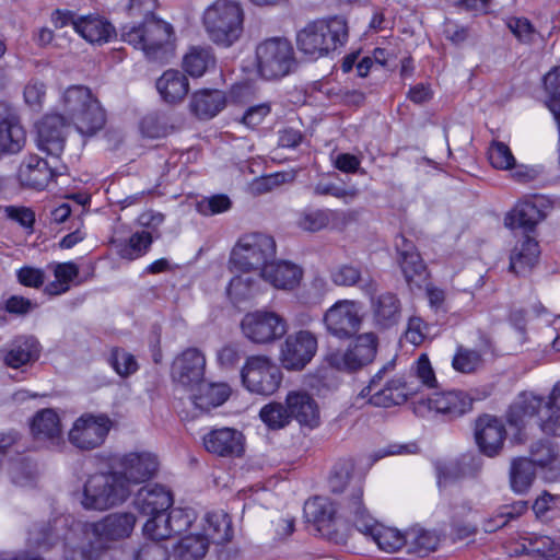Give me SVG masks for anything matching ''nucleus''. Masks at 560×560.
Here are the masks:
<instances>
[{
  "label": "nucleus",
  "mask_w": 560,
  "mask_h": 560,
  "mask_svg": "<svg viewBox=\"0 0 560 560\" xmlns=\"http://www.w3.org/2000/svg\"><path fill=\"white\" fill-rule=\"evenodd\" d=\"M152 244L151 233L142 231L132 234L129 241L120 246L121 258L133 260L144 255Z\"/></svg>",
  "instance_id": "51"
},
{
  "label": "nucleus",
  "mask_w": 560,
  "mask_h": 560,
  "mask_svg": "<svg viewBox=\"0 0 560 560\" xmlns=\"http://www.w3.org/2000/svg\"><path fill=\"white\" fill-rule=\"evenodd\" d=\"M113 420L105 413H83L68 433L69 442L82 451L102 446L113 428Z\"/></svg>",
  "instance_id": "12"
},
{
  "label": "nucleus",
  "mask_w": 560,
  "mask_h": 560,
  "mask_svg": "<svg viewBox=\"0 0 560 560\" xmlns=\"http://www.w3.org/2000/svg\"><path fill=\"white\" fill-rule=\"evenodd\" d=\"M536 478V467L533 460L526 457L515 458L510 467L511 488L516 493H525Z\"/></svg>",
  "instance_id": "42"
},
{
  "label": "nucleus",
  "mask_w": 560,
  "mask_h": 560,
  "mask_svg": "<svg viewBox=\"0 0 560 560\" xmlns=\"http://www.w3.org/2000/svg\"><path fill=\"white\" fill-rule=\"evenodd\" d=\"M331 281L338 287H353L360 283V289L366 295L377 291V282L372 277L363 278L361 270L353 265H340L330 271Z\"/></svg>",
  "instance_id": "38"
},
{
  "label": "nucleus",
  "mask_w": 560,
  "mask_h": 560,
  "mask_svg": "<svg viewBox=\"0 0 560 560\" xmlns=\"http://www.w3.org/2000/svg\"><path fill=\"white\" fill-rule=\"evenodd\" d=\"M282 378L283 374L279 365L262 354L248 357L241 370L242 384L248 392L257 395L275 394Z\"/></svg>",
  "instance_id": "10"
},
{
  "label": "nucleus",
  "mask_w": 560,
  "mask_h": 560,
  "mask_svg": "<svg viewBox=\"0 0 560 560\" xmlns=\"http://www.w3.org/2000/svg\"><path fill=\"white\" fill-rule=\"evenodd\" d=\"M488 160L497 170H512L515 166V158L511 149L501 141H493L488 149Z\"/></svg>",
  "instance_id": "55"
},
{
  "label": "nucleus",
  "mask_w": 560,
  "mask_h": 560,
  "mask_svg": "<svg viewBox=\"0 0 560 560\" xmlns=\"http://www.w3.org/2000/svg\"><path fill=\"white\" fill-rule=\"evenodd\" d=\"M353 470L354 464L351 459H345L337 463L329 477V487L331 491L335 493L342 492L346 489Z\"/></svg>",
  "instance_id": "60"
},
{
  "label": "nucleus",
  "mask_w": 560,
  "mask_h": 560,
  "mask_svg": "<svg viewBox=\"0 0 560 560\" xmlns=\"http://www.w3.org/2000/svg\"><path fill=\"white\" fill-rule=\"evenodd\" d=\"M527 510V503L524 501H518L510 505H503L500 508L492 521L498 523V525H508L510 522L517 521V518L526 513Z\"/></svg>",
  "instance_id": "64"
},
{
  "label": "nucleus",
  "mask_w": 560,
  "mask_h": 560,
  "mask_svg": "<svg viewBox=\"0 0 560 560\" xmlns=\"http://www.w3.org/2000/svg\"><path fill=\"white\" fill-rule=\"evenodd\" d=\"M363 491L359 487L353 493L352 498L347 504L348 516L347 521L352 523H361L362 525H380L376 520L370 514L362 502Z\"/></svg>",
  "instance_id": "54"
},
{
  "label": "nucleus",
  "mask_w": 560,
  "mask_h": 560,
  "mask_svg": "<svg viewBox=\"0 0 560 560\" xmlns=\"http://www.w3.org/2000/svg\"><path fill=\"white\" fill-rule=\"evenodd\" d=\"M46 97V85L44 82L33 79L24 88L25 103L34 110L43 107Z\"/></svg>",
  "instance_id": "63"
},
{
  "label": "nucleus",
  "mask_w": 560,
  "mask_h": 560,
  "mask_svg": "<svg viewBox=\"0 0 560 560\" xmlns=\"http://www.w3.org/2000/svg\"><path fill=\"white\" fill-rule=\"evenodd\" d=\"M371 307L375 324L381 328H390L400 319L401 305L394 293L386 292L372 299Z\"/></svg>",
  "instance_id": "36"
},
{
  "label": "nucleus",
  "mask_w": 560,
  "mask_h": 560,
  "mask_svg": "<svg viewBox=\"0 0 560 560\" xmlns=\"http://www.w3.org/2000/svg\"><path fill=\"white\" fill-rule=\"evenodd\" d=\"M173 556L176 560H200L209 548V536L202 527L198 532H185L173 545Z\"/></svg>",
  "instance_id": "28"
},
{
  "label": "nucleus",
  "mask_w": 560,
  "mask_h": 560,
  "mask_svg": "<svg viewBox=\"0 0 560 560\" xmlns=\"http://www.w3.org/2000/svg\"><path fill=\"white\" fill-rule=\"evenodd\" d=\"M79 268L72 262H59L54 266L55 281L48 283L45 291L48 294L58 295L70 289V283L78 277Z\"/></svg>",
  "instance_id": "47"
},
{
  "label": "nucleus",
  "mask_w": 560,
  "mask_h": 560,
  "mask_svg": "<svg viewBox=\"0 0 560 560\" xmlns=\"http://www.w3.org/2000/svg\"><path fill=\"white\" fill-rule=\"evenodd\" d=\"M69 122L60 114H47L37 125L38 148L52 156H59L65 148Z\"/></svg>",
  "instance_id": "20"
},
{
  "label": "nucleus",
  "mask_w": 560,
  "mask_h": 560,
  "mask_svg": "<svg viewBox=\"0 0 560 560\" xmlns=\"http://www.w3.org/2000/svg\"><path fill=\"white\" fill-rule=\"evenodd\" d=\"M536 425L548 435L560 434V410L544 400Z\"/></svg>",
  "instance_id": "57"
},
{
  "label": "nucleus",
  "mask_w": 560,
  "mask_h": 560,
  "mask_svg": "<svg viewBox=\"0 0 560 560\" xmlns=\"http://www.w3.org/2000/svg\"><path fill=\"white\" fill-rule=\"evenodd\" d=\"M544 206V198L538 196L521 200L505 219V224L511 229L533 230L546 217Z\"/></svg>",
  "instance_id": "25"
},
{
  "label": "nucleus",
  "mask_w": 560,
  "mask_h": 560,
  "mask_svg": "<svg viewBox=\"0 0 560 560\" xmlns=\"http://www.w3.org/2000/svg\"><path fill=\"white\" fill-rule=\"evenodd\" d=\"M485 365V359L479 350L470 349L464 346L456 348L452 359L453 369L462 374H475Z\"/></svg>",
  "instance_id": "46"
},
{
  "label": "nucleus",
  "mask_w": 560,
  "mask_h": 560,
  "mask_svg": "<svg viewBox=\"0 0 560 560\" xmlns=\"http://www.w3.org/2000/svg\"><path fill=\"white\" fill-rule=\"evenodd\" d=\"M545 90L548 93L547 107L553 118H560V67L553 68L544 78Z\"/></svg>",
  "instance_id": "53"
},
{
  "label": "nucleus",
  "mask_w": 560,
  "mask_h": 560,
  "mask_svg": "<svg viewBox=\"0 0 560 560\" xmlns=\"http://www.w3.org/2000/svg\"><path fill=\"white\" fill-rule=\"evenodd\" d=\"M129 497L130 491L109 463L106 471L88 476L81 504L86 510L105 511L124 503Z\"/></svg>",
  "instance_id": "7"
},
{
  "label": "nucleus",
  "mask_w": 560,
  "mask_h": 560,
  "mask_svg": "<svg viewBox=\"0 0 560 560\" xmlns=\"http://www.w3.org/2000/svg\"><path fill=\"white\" fill-rule=\"evenodd\" d=\"M285 406L291 419L301 425L314 429L319 425L320 417L315 399L304 390H292L285 397Z\"/></svg>",
  "instance_id": "24"
},
{
  "label": "nucleus",
  "mask_w": 560,
  "mask_h": 560,
  "mask_svg": "<svg viewBox=\"0 0 560 560\" xmlns=\"http://www.w3.org/2000/svg\"><path fill=\"white\" fill-rule=\"evenodd\" d=\"M336 509L334 504L325 498L315 497L304 503L303 515L305 522L313 525H320L332 522Z\"/></svg>",
  "instance_id": "44"
},
{
  "label": "nucleus",
  "mask_w": 560,
  "mask_h": 560,
  "mask_svg": "<svg viewBox=\"0 0 560 560\" xmlns=\"http://www.w3.org/2000/svg\"><path fill=\"white\" fill-rule=\"evenodd\" d=\"M261 421L270 429H281L290 423L291 417L287 406L280 402H270L260 409Z\"/></svg>",
  "instance_id": "52"
},
{
  "label": "nucleus",
  "mask_w": 560,
  "mask_h": 560,
  "mask_svg": "<svg viewBox=\"0 0 560 560\" xmlns=\"http://www.w3.org/2000/svg\"><path fill=\"white\" fill-rule=\"evenodd\" d=\"M75 33L91 44H105L116 36L110 22L98 15L80 16L75 23Z\"/></svg>",
  "instance_id": "29"
},
{
  "label": "nucleus",
  "mask_w": 560,
  "mask_h": 560,
  "mask_svg": "<svg viewBox=\"0 0 560 560\" xmlns=\"http://www.w3.org/2000/svg\"><path fill=\"white\" fill-rule=\"evenodd\" d=\"M240 275L234 276L228 285V295L235 305L255 298L261 291L260 272L238 271Z\"/></svg>",
  "instance_id": "31"
},
{
  "label": "nucleus",
  "mask_w": 560,
  "mask_h": 560,
  "mask_svg": "<svg viewBox=\"0 0 560 560\" xmlns=\"http://www.w3.org/2000/svg\"><path fill=\"white\" fill-rule=\"evenodd\" d=\"M386 369L376 373L370 384L360 392L361 398H369V402L375 407L389 408L404 404L411 394L410 388L402 377H394L384 384L383 374Z\"/></svg>",
  "instance_id": "16"
},
{
  "label": "nucleus",
  "mask_w": 560,
  "mask_h": 560,
  "mask_svg": "<svg viewBox=\"0 0 560 560\" xmlns=\"http://www.w3.org/2000/svg\"><path fill=\"white\" fill-rule=\"evenodd\" d=\"M226 105V97L219 90H199L191 95L190 110L200 119H211Z\"/></svg>",
  "instance_id": "34"
},
{
  "label": "nucleus",
  "mask_w": 560,
  "mask_h": 560,
  "mask_svg": "<svg viewBox=\"0 0 560 560\" xmlns=\"http://www.w3.org/2000/svg\"><path fill=\"white\" fill-rule=\"evenodd\" d=\"M132 527H69L66 534L67 560H114L110 544L129 537Z\"/></svg>",
  "instance_id": "3"
},
{
  "label": "nucleus",
  "mask_w": 560,
  "mask_h": 560,
  "mask_svg": "<svg viewBox=\"0 0 560 560\" xmlns=\"http://www.w3.org/2000/svg\"><path fill=\"white\" fill-rule=\"evenodd\" d=\"M40 347L38 341L31 336L16 338L4 355V362L14 369L38 359Z\"/></svg>",
  "instance_id": "39"
},
{
  "label": "nucleus",
  "mask_w": 560,
  "mask_h": 560,
  "mask_svg": "<svg viewBox=\"0 0 560 560\" xmlns=\"http://www.w3.org/2000/svg\"><path fill=\"white\" fill-rule=\"evenodd\" d=\"M399 266L408 283L421 280L425 276V265L419 253L410 254L402 258H398Z\"/></svg>",
  "instance_id": "61"
},
{
  "label": "nucleus",
  "mask_w": 560,
  "mask_h": 560,
  "mask_svg": "<svg viewBox=\"0 0 560 560\" xmlns=\"http://www.w3.org/2000/svg\"><path fill=\"white\" fill-rule=\"evenodd\" d=\"M158 0H130L131 16H142L143 21L121 28V39L136 49L143 51L147 58L164 60L173 50V27L158 19L154 11Z\"/></svg>",
  "instance_id": "1"
},
{
  "label": "nucleus",
  "mask_w": 560,
  "mask_h": 560,
  "mask_svg": "<svg viewBox=\"0 0 560 560\" xmlns=\"http://www.w3.org/2000/svg\"><path fill=\"white\" fill-rule=\"evenodd\" d=\"M276 248L270 235L258 232L244 234L232 248L229 268L231 271L261 272L273 260Z\"/></svg>",
  "instance_id": "8"
},
{
  "label": "nucleus",
  "mask_w": 560,
  "mask_h": 560,
  "mask_svg": "<svg viewBox=\"0 0 560 560\" xmlns=\"http://www.w3.org/2000/svg\"><path fill=\"white\" fill-rule=\"evenodd\" d=\"M522 551L525 553L540 555L542 559L557 555L560 544L549 535L541 533H528L522 537Z\"/></svg>",
  "instance_id": "45"
},
{
  "label": "nucleus",
  "mask_w": 560,
  "mask_h": 560,
  "mask_svg": "<svg viewBox=\"0 0 560 560\" xmlns=\"http://www.w3.org/2000/svg\"><path fill=\"white\" fill-rule=\"evenodd\" d=\"M191 400L196 408L208 411L211 408L221 406L231 394L230 387L224 383H208L203 378L195 385Z\"/></svg>",
  "instance_id": "35"
},
{
  "label": "nucleus",
  "mask_w": 560,
  "mask_h": 560,
  "mask_svg": "<svg viewBox=\"0 0 560 560\" xmlns=\"http://www.w3.org/2000/svg\"><path fill=\"white\" fill-rule=\"evenodd\" d=\"M257 71L264 79L272 80L285 77L295 66L291 43L282 37H272L256 48Z\"/></svg>",
  "instance_id": "9"
},
{
  "label": "nucleus",
  "mask_w": 560,
  "mask_h": 560,
  "mask_svg": "<svg viewBox=\"0 0 560 560\" xmlns=\"http://www.w3.org/2000/svg\"><path fill=\"white\" fill-rule=\"evenodd\" d=\"M303 276V268L289 260H271L260 272L264 281L283 291H292L298 288Z\"/></svg>",
  "instance_id": "23"
},
{
  "label": "nucleus",
  "mask_w": 560,
  "mask_h": 560,
  "mask_svg": "<svg viewBox=\"0 0 560 560\" xmlns=\"http://www.w3.org/2000/svg\"><path fill=\"white\" fill-rule=\"evenodd\" d=\"M533 511L541 522L551 521L560 512V495L542 493L533 504Z\"/></svg>",
  "instance_id": "58"
},
{
  "label": "nucleus",
  "mask_w": 560,
  "mask_h": 560,
  "mask_svg": "<svg viewBox=\"0 0 560 560\" xmlns=\"http://www.w3.org/2000/svg\"><path fill=\"white\" fill-rule=\"evenodd\" d=\"M506 26L511 33L524 44H533L539 34L533 24L526 18L512 16L506 21Z\"/></svg>",
  "instance_id": "59"
},
{
  "label": "nucleus",
  "mask_w": 560,
  "mask_h": 560,
  "mask_svg": "<svg viewBox=\"0 0 560 560\" xmlns=\"http://www.w3.org/2000/svg\"><path fill=\"white\" fill-rule=\"evenodd\" d=\"M361 303L354 300H339L324 314V324L327 331L339 338L352 337L362 324Z\"/></svg>",
  "instance_id": "15"
},
{
  "label": "nucleus",
  "mask_w": 560,
  "mask_h": 560,
  "mask_svg": "<svg viewBox=\"0 0 560 560\" xmlns=\"http://www.w3.org/2000/svg\"><path fill=\"white\" fill-rule=\"evenodd\" d=\"M475 438L485 455L494 456L503 447L506 430L500 419L486 415L477 420Z\"/></svg>",
  "instance_id": "22"
},
{
  "label": "nucleus",
  "mask_w": 560,
  "mask_h": 560,
  "mask_svg": "<svg viewBox=\"0 0 560 560\" xmlns=\"http://www.w3.org/2000/svg\"><path fill=\"white\" fill-rule=\"evenodd\" d=\"M108 362L121 377H128L139 369L135 355L120 348H114L112 350Z\"/></svg>",
  "instance_id": "56"
},
{
  "label": "nucleus",
  "mask_w": 560,
  "mask_h": 560,
  "mask_svg": "<svg viewBox=\"0 0 560 560\" xmlns=\"http://www.w3.org/2000/svg\"><path fill=\"white\" fill-rule=\"evenodd\" d=\"M241 329L252 342L265 345L282 338L287 334L288 325L278 313L259 310L249 312L243 317Z\"/></svg>",
  "instance_id": "13"
},
{
  "label": "nucleus",
  "mask_w": 560,
  "mask_h": 560,
  "mask_svg": "<svg viewBox=\"0 0 560 560\" xmlns=\"http://www.w3.org/2000/svg\"><path fill=\"white\" fill-rule=\"evenodd\" d=\"M59 107L66 121L73 124L77 130L92 136L103 128L105 113L91 90L84 85H71L60 95Z\"/></svg>",
  "instance_id": "4"
},
{
  "label": "nucleus",
  "mask_w": 560,
  "mask_h": 560,
  "mask_svg": "<svg viewBox=\"0 0 560 560\" xmlns=\"http://www.w3.org/2000/svg\"><path fill=\"white\" fill-rule=\"evenodd\" d=\"M316 350V337L307 330H300L287 337L281 346L280 360L284 369L301 371L311 362Z\"/></svg>",
  "instance_id": "18"
},
{
  "label": "nucleus",
  "mask_w": 560,
  "mask_h": 560,
  "mask_svg": "<svg viewBox=\"0 0 560 560\" xmlns=\"http://www.w3.org/2000/svg\"><path fill=\"white\" fill-rule=\"evenodd\" d=\"M205 368V355L196 348H188L173 361L171 375L183 386L195 388L203 378Z\"/></svg>",
  "instance_id": "19"
},
{
  "label": "nucleus",
  "mask_w": 560,
  "mask_h": 560,
  "mask_svg": "<svg viewBox=\"0 0 560 560\" xmlns=\"http://www.w3.org/2000/svg\"><path fill=\"white\" fill-rule=\"evenodd\" d=\"M31 431L37 441L59 444L62 430L58 413L52 409L39 410L32 420Z\"/></svg>",
  "instance_id": "30"
},
{
  "label": "nucleus",
  "mask_w": 560,
  "mask_h": 560,
  "mask_svg": "<svg viewBox=\"0 0 560 560\" xmlns=\"http://www.w3.org/2000/svg\"><path fill=\"white\" fill-rule=\"evenodd\" d=\"M173 505L172 493L164 487L154 485L140 489L136 495L133 508L138 515L132 512H119L107 517L105 525H171V522L182 525H192L195 522L194 512L190 509H175L168 512Z\"/></svg>",
  "instance_id": "2"
},
{
  "label": "nucleus",
  "mask_w": 560,
  "mask_h": 560,
  "mask_svg": "<svg viewBox=\"0 0 560 560\" xmlns=\"http://www.w3.org/2000/svg\"><path fill=\"white\" fill-rule=\"evenodd\" d=\"M205 448L222 457L241 456L244 452V436L233 428L212 429L202 438Z\"/></svg>",
  "instance_id": "21"
},
{
  "label": "nucleus",
  "mask_w": 560,
  "mask_h": 560,
  "mask_svg": "<svg viewBox=\"0 0 560 560\" xmlns=\"http://www.w3.org/2000/svg\"><path fill=\"white\" fill-rule=\"evenodd\" d=\"M330 291V284L323 276H314L298 294L299 301L308 306L318 305Z\"/></svg>",
  "instance_id": "49"
},
{
  "label": "nucleus",
  "mask_w": 560,
  "mask_h": 560,
  "mask_svg": "<svg viewBox=\"0 0 560 560\" xmlns=\"http://www.w3.org/2000/svg\"><path fill=\"white\" fill-rule=\"evenodd\" d=\"M377 346V336L374 332H364L359 335L347 350L330 353L327 361L339 371L354 372L374 361Z\"/></svg>",
  "instance_id": "14"
},
{
  "label": "nucleus",
  "mask_w": 560,
  "mask_h": 560,
  "mask_svg": "<svg viewBox=\"0 0 560 560\" xmlns=\"http://www.w3.org/2000/svg\"><path fill=\"white\" fill-rule=\"evenodd\" d=\"M408 534V552L416 553L419 557H425L436 550L440 544L439 536L431 529L411 527Z\"/></svg>",
  "instance_id": "43"
},
{
  "label": "nucleus",
  "mask_w": 560,
  "mask_h": 560,
  "mask_svg": "<svg viewBox=\"0 0 560 560\" xmlns=\"http://www.w3.org/2000/svg\"><path fill=\"white\" fill-rule=\"evenodd\" d=\"M26 132L15 116L0 120V158L19 153L25 145Z\"/></svg>",
  "instance_id": "37"
},
{
  "label": "nucleus",
  "mask_w": 560,
  "mask_h": 560,
  "mask_svg": "<svg viewBox=\"0 0 560 560\" xmlns=\"http://www.w3.org/2000/svg\"><path fill=\"white\" fill-rule=\"evenodd\" d=\"M215 65V57L209 47H191L183 57L182 67L192 78L202 77Z\"/></svg>",
  "instance_id": "40"
},
{
  "label": "nucleus",
  "mask_w": 560,
  "mask_h": 560,
  "mask_svg": "<svg viewBox=\"0 0 560 560\" xmlns=\"http://www.w3.org/2000/svg\"><path fill=\"white\" fill-rule=\"evenodd\" d=\"M542 402V397L533 393L523 392L517 395L509 407L506 421L511 428L516 430L515 439L520 443H523L534 429Z\"/></svg>",
  "instance_id": "17"
},
{
  "label": "nucleus",
  "mask_w": 560,
  "mask_h": 560,
  "mask_svg": "<svg viewBox=\"0 0 560 560\" xmlns=\"http://www.w3.org/2000/svg\"><path fill=\"white\" fill-rule=\"evenodd\" d=\"M431 404L436 411L457 417L467 412L471 408L472 401L467 394L459 390H451L436 394Z\"/></svg>",
  "instance_id": "41"
},
{
  "label": "nucleus",
  "mask_w": 560,
  "mask_h": 560,
  "mask_svg": "<svg viewBox=\"0 0 560 560\" xmlns=\"http://www.w3.org/2000/svg\"><path fill=\"white\" fill-rule=\"evenodd\" d=\"M332 217L334 211L329 209L304 210L299 214L296 225L305 232L315 233L326 229Z\"/></svg>",
  "instance_id": "48"
},
{
  "label": "nucleus",
  "mask_w": 560,
  "mask_h": 560,
  "mask_svg": "<svg viewBox=\"0 0 560 560\" xmlns=\"http://www.w3.org/2000/svg\"><path fill=\"white\" fill-rule=\"evenodd\" d=\"M244 9L235 0H215L202 13V26L209 39L228 48L235 44L244 32Z\"/></svg>",
  "instance_id": "5"
},
{
  "label": "nucleus",
  "mask_w": 560,
  "mask_h": 560,
  "mask_svg": "<svg viewBox=\"0 0 560 560\" xmlns=\"http://www.w3.org/2000/svg\"><path fill=\"white\" fill-rule=\"evenodd\" d=\"M359 534L372 539L381 550L395 552L408 544V532L397 527H354Z\"/></svg>",
  "instance_id": "33"
},
{
  "label": "nucleus",
  "mask_w": 560,
  "mask_h": 560,
  "mask_svg": "<svg viewBox=\"0 0 560 560\" xmlns=\"http://www.w3.org/2000/svg\"><path fill=\"white\" fill-rule=\"evenodd\" d=\"M156 90L161 98L167 104L182 103L189 92V81L185 73L170 69L156 80Z\"/></svg>",
  "instance_id": "27"
},
{
  "label": "nucleus",
  "mask_w": 560,
  "mask_h": 560,
  "mask_svg": "<svg viewBox=\"0 0 560 560\" xmlns=\"http://www.w3.org/2000/svg\"><path fill=\"white\" fill-rule=\"evenodd\" d=\"M535 467L537 466L545 468L548 467L551 471H555V477L560 475V458L549 442H539L532 446L530 458Z\"/></svg>",
  "instance_id": "50"
},
{
  "label": "nucleus",
  "mask_w": 560,
  "mask_h": 560,
  "mask_svg": "<svg viewBox=\"0 0 560 560\" xmlns=\"http://www.w3.org/2000/svg\"><path fill=\"white\" fill-rule=\"evenodd\" d=\"M540 255L538 242L524 233L510 255V271L516 275L528 272L538 261Z\"/></svg>",
  "instance_id": "26"
},
{
  "label": "nucleus",
  "mask_w": 560,
  "mask_h": 560,
  "mask_svg": "<svg viewBox=\"0 0 560 560\" xmlns=\"http://www.w3.org/2000/svg\"><path fill=\"white\" fill-rule=\"evenodd\" d=\"M231 208V200L225 195H214L202 198L196 205L197 211L202 215H213L228 211Z\"/></svg>",
  "instance_id": "62"
},
{
  "label": "nucleus",
  "mask_w": 560,
  "mask_h": 560,
  "mask_svg": "<svg viewBox=\"0 0 560 560\" xmlns=\"http://www.w3.org/2000/svg\"><path fill=\"white\" fill-rule=\"evenodd\" d=\"M55 175L47 161L37 155H30L19 170L21 183L35 189H44Z\"/></svg>",
  "instance_id": "32"
},
{
  "label": "nucleus",
  "mask_w": 560,
  "mask_h": 560,
  "mask_svg": "<svg viewBox=\"0 0 560 560\" xmlns=\"http://www.w3.org/2000/svg\"><path fill=\"white\" fill-rule=\"evenodd\" d=\"M110 464L130 492L133 486L153 478L159 469L156 455L148 451L116 455L112 457Z\"/></svg>",
  "instance_id": "11"
},
{
  "label": "nucleus",
  "mask_w": 560,
  "mask_h": 560,
  "mask_svg": "<svg viewBox=\"0 0 560 560\" xmlns=\"http://www.w3.org/2000/svg\"><path fill=\"white\" fill-rule=\"evenodd\" d=\"M348 40V24L341 16L313 21L296 35L298 49L317 59L343 46Z\"/></svg>",
  "instance_id": "6"
}]
</instances>
